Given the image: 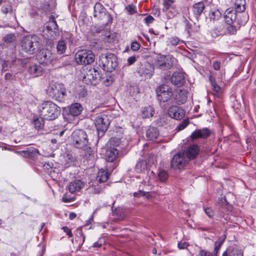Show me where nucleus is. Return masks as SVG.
<instances>
[{"label":"nucleus","instance_id":"cd10ccee","mask_svg":"<svg viewBox=\"0 0 256 256\" xmlns=\"http://www.w3.org/2000/svg\"><path fill=\"white\" fill-rule=\"evenodd\" d=\"M204 9V4L202 2H198L193 6L192 12L196 17H198L202 13Z\"/></svg>","mask_w":256,"mask_h":256},{"label":"nucleus","instance_id":"f03ea898","mask_svg":"<svg viewBox=\"0 0 256 256\" xmlns=\"http://www.w3.org/2000/svg\"><path fill=\"white\" fill-rule=\"evenodd\" d=\"M38 110L42 118L48 120H55L60 114V108L50 100L40 104Z\"/></svg>","mask_w":256,"mask_h":256},{"label":"nucleus","instance_id":"0eeeda50","mask_svg":"<svg viewBox=\"0 0 256 256\" xmlns=\"http://www.w3.org/2000/svg\"><path fill=\"white\" fill-rule=\"evenodd\" d=\"M46 93L50 97L60 102L64 100L66 96V88L60 84L50 85L46 89Z\"/></svg>","mask_w":256,"mask_h":256},{"label":"nucleus","instance_id":"c9c22d12","mask_svg":"<svg viewBox=\"0 0 256 256\" xmlns=\"http://www.w3.org/2000/svg\"><path fill=\"white\" fill-rule=\"evenodd\" d=\"M222 14L218 10H211L209 14V17L210 20H218Z\"/></svg>","mask_w":256,"mask_h":256},{"label":"nucleus","instance_id":"4d7b16f0","mask_svg":"<svg viewBox=\"0 0 256 256\" xmlns=\"http://www.w3.org/2000/svg\"><path fill=\"white\" fill-rule=\"evenodd\" d=\"M77 230L79 232L80 236L82 237V242L79 245V246L81 247L85 241L86 237H85V236L84 235V233L82 232V230H80V229L78 230Z\"/></svg>","mask_w":256,"mask_h":256},{"label":"nucleus","instance_id":"6ab92c4d","mask_svg":"<svg viewBox=\"0 0 256 256\" xmlns=\"http://www.w3.org/2000/svg\"><path fill=\"white\" fill-rule=\"evenodd\" d=\"M16 153L24 158L31 159H34L39 155L38 150L34 147H30L25 150L16 152Z\"/></svg>","mask_w":256,"mask_h":256},{"label":"nucleus","instance_id":"37998d69","mask_svg":"<svg viewBox=\"0 0 256 256\" xmlns=\"http://www.w3.org/2000/svg\"><path fill=\"white\" fill-rule=\"evenodd\" d=\"M140 45L137 42H134L131 44V49L134 51H136L140 48Z\"/></svg>","mask_w":256,"mask_h":256},{"label":"nucleus","instance_id":"393cba45","mask_svg":"<svg viewBox=\"0 0 256 256\" xmlns=\"http://www.w3.org/2000/svg\"><path fill=\"white\" fill-rule=\"evenodd\" d=\"M146 135L148 140H154L158 137L159 130L157 128L150 126L146 131Z\"/></svg>","mask_w":256,"mask_h":256},{"label":"nucleus","instance_id":"c756f323","mask_svg":"<svg viewBox=\"0 0 256 256\" xmlns=\"http://www.w3.org/2000/svg\"><path fill=\"white\" fill-rule=\"evenodd\" d=\"M103 40L106 43H114L116 40V35L113 32H106L104 36Z\"/></svg>","mask_w":256,"mask_h":256},{"label":"nucleus","instance_id":"a18cd8bd","mask_svg":"<svg viewBox=\"0 0 256 256\" xmlns=\"http://www.w3.org/2000/svg\"><path fill=\"white\" fill-rule=\"evenodd\" d=\"M74 199V196H68V194H66L63 196V197L62 198V202H70L73 201Z\"/></svg>","mask_w":256,"mask_h":256},{"label":"nucleus","instance_id":"a878e982","mask_svg":"<svg viewBox=\"0 0 256 256\" xmlns=\"http://www.w3.org/2000/svg\"><path fill=\"white\" fill-rule=\"evenodd\" d=\"M82 110V106L78 103H75L70 106L69 108V114L72 116H78L80 114Z\"/></svg>","mask_w":256,"mask_h":256},{"label":"nucleus","instance_id":"c03bdc74","mask_svg":"<svg viewBox=\"0 0 256 256\" xmlns=\"http://www.w3.org/2000/svg\"><path fill=\"white\" fill-rule=\"evenodd\" d=\"M104 242V240L103 238H99V240L95 242L93 245L92 247L94 248H100L102 246Z\"/></svg>","mask_w":256,"mask_h":256},{"label":"nucleus","instance_id":"9d476101","mask_svg":"<svg viewBox=\"0 0 256 256\" xmlns=\"http://www.w3.org/2000/svg\"><path fill=\"white\" fill-rule=\"evenodd\" d=\"M110 124V120L106 114H100L96 118L94 124L98 136H102L104 135L108 130Z\"/></svg>","mask_w":256,"mask_h":256},{"label":"nucleus","instance_id":"09e8293b","mask_svg":"<svg viewBox=\"0 0 256 256\" xmlns=\"http://www.w3.org/2000/svg\"><path fill=\"white\" fill-rule=\"evenodd\" d=\"M173 3L174 2H171L170 1L168 0H164L163 5L164 7V10H168Z\"/></svg>","mask_w":256,"mask_h":256},{"label":"nucleus","instance_id":"864d4df0","mask_svg":"<svg viewBox=\"0 0 256 256\" xmlns=\"http://www.w3.org/2000/svg\"><path fill=\"white\" fill-rule=\"evenodd\" d=\"M154 20V18L151 16H148L144 18V22L147 24L152 23Z\"/></svg>","mask_w":256,"mask_h":256},{"label":"nucleus","instance_id":"b1692460","mask_svg":"<svg viewBox=\"0 0 256 256\" xmlns=\"http://www.w3.org/2000/svg\"><path fill=\"white\" fill-rule=\"evenodd\" d=\"M222 256H243V252L237 246H233L228 248Z\"/></svg>","mask_w":256,"mask_h":256},{"label":"nucleus","instance_id":"7ed1b4c3","mask_svg":"<svg viewBox=\"0 0 256 256\" xmlns=\"http://www.w3.org/2000/svg\"><path fill=\"white\" fill-rule=\"evenodd\" d=\"M236 10L230 8L227 9L224 14V18L226 24V30L230 34H234L237 30L240 28V26H237L236 18L238 15L236 14Z\"/></svg>","mask_w":256,"mask_h":256},{"label":"nucleus","instance_id":"423d86ee","mask_svg":"<svg viewBox=\"0 0 256 256\" xmlns=\"http://www.w3.org/2000/svg\"><path fill=\"white\" fill-rule=\"evenodd\" d=\"M71 142L78 148H84L88 144V135L83 130H75L71 135Z\"/></svg>","mask_w":256,"mask_h":256},{"label":"nucleus","instance_id":"412c9836","mask_svg":"<svg viewBox=\"0 0 256 256\" xmlns=\"http://www.w3.org/2000/svg\"><path fill=\"white\" fill-rule=\"evenodd\" d=\"M171 82L177 87H180L185 82V78L182 74L175 72L172 76Z\"/></svg>","mask_w":256,"mask_h":256},{"label":"nucleus","instance_id":"680f3d73","mask_svg":"<svg viewBox=\"0 0 256 256\" xmlns=\"http://www.w3.org/2000/svg\"><path fill=\"white\" fill-rule=\"evenodd\" d=\"M144 195H145V192H142V191H140L138 192H134V196H137V197L140 196H144Z\"/></svg>","mask_w":256,"mask_h":256},{"label":"nucleus","instance_id":"6e6d98bb","mask_svg":"<svg viewBox=\"0 0 256 256\" xmlns=\"http://www.w3.org/2000/svg\"><path fill=\"white\" fill-rule=\"evenodd\" d=\"M62 229L64 230V232H65L68 234V237L72 236V234L70 229L66 226L63 227Z\"/></svg>","mask_w":256,"mask_h":256},{"label":"nucleus","instance_id":"2f4dec72","mask_svg":"<svg viewBox=\"0 0 256 256\" xmlns=\"http://www.w3.org/2000/svg\"><path fill=\"white\" fill-rule=\"evenodd\" d=\"M118 154V150L116 149L112 148L106 152V160L108 162H112L116 158Z\"/></svg>","mask_w":256,"mask_h":256},{"label":"nucleus","instance_id":"aec40b11","mask_svg":"<svg viewBox=\"0 0 256 256\" xmlns=\"http://www.w3.org/2000/svg\"><path fill=\"white\" fill-rule=\"evenodd\" d=\"M2 12L8 16V20L12 22L16 21L15 12L13 10L12 6L10 4H4L1 8Z\"/></svg>","mask_w":256,"mask_h":256},{"label":"nucleus","instance_id":"0e129e2a","mask_svg":"<svg viewBox=\"0 0 256 256\" xmlns=\"http://www.w3.org/2000/svg\"><path fill=\"white\" fill-rule=\"evenodd\" d=\"M88 152L90 158H94V153L93 152V150L90 148H89Z\"/></svg>","mask_w":256,"mask_h":256},{"label":"nucleus","instance_id":"4c0bfd02","mask_svg":"<svg viewBox=\"0 0 256 256\" xmlns=\"http://www.w3.org/2000/svg\"><path fill=\"white\" fill-rule=\"evenodd\" d=\"M66 48V43L64 40H61L58 42L56 46L58 53L60 54H63L65 52Z\"/></svg>","mask_w":256,"mask_h":256},{"label":"nucleus","instance_id":"79ce46f5","mask_svg":"<svg viewBox=\"0 0 256 256\" xmlns=\"http://www.w3.org/2000/svg\"><path fill=\"white\" fill-rule=\"evenodd\" d=\"M189 124V120L185 119L183 120L176 127V130L177 131H180L186 128Z\"/></svg>","mask_w":256,"mask_h":256},{"label":"nucleus","instance_id":"603ef678","mask_svg":"<svg viewBox=\"0 0 256 256\" xmlns=\"http://www.w3.org/2000/svg\"><path fill=\"white\" fill-rule=\"evenodd\" d=\"M200 256H212V254L205 250H202L200 252Z\"/></svg>","mask_w":256,"mask_h":256},{"label":"nucleus","instance_id":"49530a36","mask_svg":"<svg viewBox=\"0 0 256 256\" xmlns=\"http://www.w3.org/2000/svg\"><path fill=\"white\" fill-rule=\"evenodd\" d=\"M126 10L130 14H133L136 12V7L134 5L130 4L126 7Z\"/></svg>","mask_w":256,"mask_h":256},{"label":"nucleus","instance_id":"dca6fc26","mask_svg":"<svg viewBox=\"0 0 256 256\" xmlns=\"http://www.w3.org/2000/svg\"><path fill=\"white\" fill-rule=\"evenodd\" d=\"M211 133V130L207 128H204L202 129H197L192 134L190 138L192 140L198 138L206 139L210 136Z\"/></svg>","mask_w":256,"mask_h":256},{"label":"nucleus","instance_id":"473e14b6","mask_svg":"<svg viewBox=\"0 0 256 256\" xmlns=\"http://www.w3.org/2000/svg\"><path fill=\"white\" fill-rule=\"evenodd\" d=\"M248 20V16L247 14H242V16H238L237 19V26H240L241 25H244Z\"/></svg>","mask_w":256,"mask_h":256},{"label":"nucleus","instance_id":"f704fd0d","mask_svg":"<svg viewBox=\"0 0 256 256\" xmlns=\"http://www.w3.org/2000/svg\"><path fill=\"white\" fill-rule=\"evenodd\" d=\"M87 94L86 90L82 86H79L76 90V97L78 98H83Z\"/></svg>","mask_w":256,"mask_h":256},{"label":"nucleus","instance_id":"ea45409f","mask_svg":"<svg viewBox=\"0 0 256 256\" xmlns=\"http://www.w3.org/2000/svg\"><path fill=\"white\" fill-rule=\"evenodd\" d=\"M159 180L162 182H165L168 178V174L165 170H160L158 174Z\"/></svg>","mask_w":256,"mask_h":256},{"label":"nucleus","instance_id":"de8ad7c7","mask_svg":"<svg viewBox=\"0 0 256 256\" xmlns=\"http://www.w3.org/2000/svg\"><path fill=\"white\" fill-rule=\"evenodd\" d=\"M204 212L210 218H212L214 216V212L210 208H206L204 209Z\"/></svg>","mask_w":256,"mask_h":256},{"label":"nucleus","instance_id":"338daca9","mask_svg":"<svg viewBox=\"0 0 256 256\" xmlns=\"http://www.w3.org/2000/svg\"><path fill=\"white\" fill-rule=\"evenodd\" d=\"M76 216V214L74 212H70V214L69 218L70 220H74Z\"/></svg>","mask_w":256,"mask_h":256},{"label":"nucleus","instance_id":"bf43d9fd","mask_svg":"<svg viewBox=\"0 0 256 256\" xmlns=\"http://www.w3.org/2000/svg\"><path fill=\"white\" fill-rule=\"evenodd\" d=\"M136 61V58L135 56H130L128 59V62L129 65H131L133 64Z\"/></svg>","mask_w":256,"mask_h":256},{"label":"nucleus","instance_id":"f8f14e48","mask_svg":"<svg viewBox=\"0 0 256 256\" xmlns=\"http://www.w3.org/2000/svg\"><path fill=\"white\" fill-rule=\"evenodd\" d=\"M158 100L160 102H164L170 100L172 92V88L168 85L160 86L156 90Z\"/></svg>","mask_w":256,"mask_h":256},{"label":"nucleus","instance_id":"5701e85b","mask_svg":"<svg viewBox=\"0 0 256 256\" xmlns=\"http://www.w3.org/2000/svg\"><path fill=\"white\" fill-rule=\"evenodd\" d=\"M28 72L32 77H38L41 76L43 72L44 69L39 64H30L28 68Z\"/></svg>","mask_w":256,"mask_h":256},{"label":"nucleus","instance_id":"20e7f679","mask_svg":"<svg viewBox=\"0 0 256 256\" xmlns=\"http://www.w3.org/2000/svg\"><path fill=\"white\" fill-rule=\"evenodd\" d=\"M117 60V57L113 54L106 53L102 54L100 56V66H102L104 70L112 72L118 66Z\"/></svg>","mask_w":256,"mask_h":256},{"label":"nucleus","instance_id":"052dcab7","mask_svg":"<svg viewBox=\"0 0 256 256\" xmlns=\"http://www.w3.org/2000/svg\"><path fill=\"white\" fill-rule=\"evenodd\" d=\"M223 243V240L216 242L215 243V247L214 248L216 250H220L222 244Z\"/></svg>","mask_w":256,"mask_h":256},{"label":"nucleus","instance_id":"e2e57ef3","mask_svg":"<svg viewBox=\"0 0 256 256\" xmlns=\"http://www.w3.org/2000/svg\"><path fill=\"white\" fill-rule=\"evenodd\" d=\"M102 191V188H94L93 192L94 194H100Z\"/></svg>","mask_w":256,"mask_h":256},{"label":"nucleus","instance_id":"2eb2a0df","mask_svg":"<svg viewBox=\"0 0 256 256\" xmlns=\"http://www.w3.org/2000/svg\"><path fill=\"white\" fill-rule=\"evenodd\" d=\"M53 58L51 51L47 48L42 49L36 56V59L41 64L48 65Z\"/></svg>","mask_w":256,"mask_h":256},{"label":"nucleus","instance_id":"7c9ffc66","mask_svg":"<svg viewBox=\"0 0 256 256\" xmlns=\"http://www.w3.org/2000/svg\"><path fill=\"white\" fill-rule=\"evenodd\" d=\"M147 170V164L145 161L141 160L136 164L135 166V170L138 173L144 172Z\"/></svg>","mask_w":256,"mask_h":256},{"label":"nucleus","instance_id":"6e6552de","mask_svg":"<svg viewBox=\"0 0 256 256\" xmlns=\"http://www.w3.org/2000/svg\"><path fill=\"white\" fill-rule=\"evenodd\" d=\"M176 60L171 55H159L154 58V68L162 70L170 69Z\"/></svg>","mask_w":256,"mask_h":256},{"label":"nucleus","instance_id":"f257e3e1","mask_svg":"<svg viewBox=\"0 0 256 256\" xmlns=\"http://www.w3.org/2000/svg\"><path fill=\"white\" fill-rule=\"evenodd\" d=\"M20 46L24 52L29 54H33L41 48L42 44L40 38L37 36L28 34L22 38Z\"/></svg>","mask_w":256,"mask_h":256},{"label":"nucleus","instance_id":"72a5a7b5","mask_svg":"<svg viewBox=\"0 0 256 256\" xmlns=\"http://www.w3.org/2000/svg\"><path fill=\"white\" fill-rule=\"evenodd\" d=\"M124 210L122 208H116L113 212L114 215L116 216L118 219L122 220L125 217V214L124 212Z\"/></svg>","mask_w":256,"mask_h":256},{"label":"nucleus","instance_id":"bb28decb","mask_svg":"<svg viewBox=\"0 0 256 256\" xmlns=\"http://www.w3.org/2000/svg\"><path fill=\"white\" fill-rule=\"evenodd\" d=\"M154 108L152 106H148L142 108L141 116L143 118H148L154 116Z\"/></svg>","mask_w":256,"mask_h":256},{"label":"nucleus","instance_id":"3c124183","mask_svg":"<svg viewBox=\"0 0 256 256\" xmlns=\"http://www.w3.org/2000/svg\"><path fill=\"white\" fill-rule=\"evenodd\" d=\"M212 68L216 70H218L220 68V62L216 60L212 63Z\"/></svg>","mask_w":256,"mask_h":256},{"label":"nucleus","instance_id":"13d9d810","mask_svg":"<svg viewBox=\"0 0 256 256\" xmlns=\"http://www.w3.org/2000/svg\"><path fill=\"white\" fill-rule=\"evenodd\" d=\"M188 246V244L186 242H178V247L180 249L186 248H187Z\"/></svg>","mask_w":256,"mask_h":256},{"label":"nucleus","instance_id":"39448f33","mask_svg":"<svg viewBox=\"0 0 256 256\" xmlns=\"http://www.w3.org/2000/svg\"><path fill=\"white\" fill-rule=\"evenodd\" d=\"M94 16L98 20L102 21V24L104 26L112 23V17L100 2H96L94 6Z\"/></svg>","mask_w":256,"mask_h":256},{"label":"nucleus","instance_id":"a211bd4d","mask_svg":"<svg viewBox=\"0 0 256 256\" xmlns=\"http://www.w3.org/2000/svg\"><path fill=\"white\" fill-rule=\"evenodd\" d=\"M168 114L170 117L176 120L182 118L184 116V110L177 106H172L168 110Z\"/></svg>","mask_w":256,"mask_h":256},{"label":"nucleus","instance_id":"8fccbe9b","mask_svg":"<svg viewBox=\"0 0 256 256\" xmlns=\"http://www.w3.org/2000/svg\"><path fill=\"white\" fill-rule=\"evenodd\" d=\"M170 42L172 45L176 46L178 44L180 40L178 38L174 36L170 38Z\"/></svg>","mask_w":256,"mask_h":256},{"label":"nucleus","instance_id":"5fc2aeb1","mask_svg":"<svg viewBox=\"0 0 256 256\" xmlns=\"http://www.w3.org/2000/svg\"><path fill=\"white\" fill-rule=\"evenodd\" d=\"M47 27L51 28L50 29H54L56 30L58 27V25L56 23V22L54 20H52V22H50L48 24V25L47 26Z\"/></svg>","mask_w":256,"mask_h":256},{"label":"nucleus","instance_id":"4be33fe9","mask_svg":"<svg viewBox=\"0 0 256 256\" xmlns=\"http://www.w3.org/2000/svg\"><path fill=\"white\" fill-rule=\"evenodd\" d=\"M200 152V148L196 144L190 145L184 152L186 158L188 160L195 158L198 155Z\"/></svg>","mask_w":256,"mask_h":256},{"label":"nucleus","instance_id":"c85d7f7f","mask_svg":"<svg viewBox=\"0 0 256 256\" xmlns=\"http://www.w3.org/2000/svg\"><path fill=\"white\" fill-rule=\"evenodd\" d=\"M108 172L102 169L98 172L96 180L100 182H104L108 180Z\"/></svg>","mask_w":256,"mask_h":256},{"label":"nucleus","instance_id":"e433bc0d","mask_svg":"<svg viewBox=\"0 0 256 256\" xmlns=\"http://www.w3.org/2000/svg\"><path fill=\"white\" fill-rule=\"evenodd\" d=\"M210 81L211 84L212 90L216 94L219 93L221 90V88L216 83L215 78L210 76Z\"/></svg>","mask_w":256,"mask_h":256},{"label":"nucleus","instance_id":"69168bd1","mask_svg":"<svg viewBox=\"0 0 256 256\" xmlns=\"http://www.w3.org/2000/svg\"><path fill=\"white\" fill-rule=\"evenodd\" d=\"M4 77L6 80H10L12 77V75L11 74L7 72L6 74Z\"/></svg>","mask_w":256,"mask_h":256},{"label":"nucleus","instance_id":"774afa93","mask_svg":"<svg viewBox=\"0 0 256 256\" xmlns=\"http://www.w3.org/2000/svg\"><path fill=\"white\" fill-rule=\"evenodd\" d=\"M186 97L184 96V98H182L181 100H180L178 102V104H182L184 103L186 101Z\"/></svg>","mask_w":256,"mask_h":256},{"label":"nucleus","instance_id":"a19ab883","mask_svg":"<svg viewBox=\"0 0 256 256\" xmlns=\"http://www.w3.org/2000/svg\"><path fill=\"white\" fill-rule=\"evenodd\" d=\"M16 40V36L14 34H8L4 38V41L8 43L14 42Z\"/></svg>","mask_w":256,"mask_h":256},{"label":"nucleus","instance_id":"1a4fd4ad","mask_svg":"<svg viewBox=\"0 0 256 256\" xmlns=\"http://www.w3.org/2000/svg\"><path fill=\"white\" fill-rule=\"evenodd\" d=\"M94 54L90 50H82L75 55V60L79 64H90L94 62Z\"/></svg>","mask_w":256,"mask_h":256},{"label":"nucleus","instance_id":"ddd939ff","mask_svg":"<svg viewBox=\"0 0 256 256\" xmlns=\"http://www.w3.org/2000/svg\"><path fill=\"white\" fill-rule=\"evenodd\" d=\"M154 66L148 62L140 64L137 72L140 76L145 78H150L154 72Z\"/></svg>","mask_w":256,"mask_h":256},{"label":"nucleus","instance_id":"58836bf2","mask_svg":"<svg viewBox=\"0 0 256 256\" xmlns=\"http://www.w3.org/2000/svg\"><path fill=\"white\" fill-rule=\"evenodd\" d=\"M42 118H34L33 120V124L34 126V128L37 130H40L44 126V122Z\"/></svg>","mask_w":256,"mask_h":256},{"label":"nucleus","instance_id":"4468645a","mask_svg":"<svg viewBox=\"0 0 256 256\" xmlns=\"http://www.w3.org/2000/svg\"><path fill=\"white\" fill-rule=\"evenodd\" d=\"M100 78L98 72L94 68L89 69L83 76V81L88 84L96 85Z\"/></svg>","mask_w":256,"mask_h":256},{"label":"nucleus","instance_id":"f3484780","mask_svg":"<svg viewBox=\"0 0 256 256\" xmlns=\"http://www.w3.org/2000/svg\"><path fill=\"white\" fill-rule=\"evenodd\" d=\"M84 186V182L80 180L76 179L70 182L68 190L72 194H74L80 192Z\"/></svg>","mask_w":256,"mask_h":256},{"label":"nucleus","instance_id":"9b49d317","mask_svg":"<svg viewBox=\"0 0 256 256\" xmlns=\"http://www.w3.org/2000/svg\"><path fill=\"white\" fill-rule=\"evenodd\" d=\"M188 162V158H186L184 152H179L173 156L170 166L174 170H182L186 166Z\"/></svg>","mask_w":256,"mask_h":256}]
</instances>
